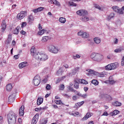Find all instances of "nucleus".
I'll list each match as a JSON object with an SVG mask.
<instances>
[{
  "mask_svg": "<svg viewBox=\"0 0 124 124\" xmlns=\"http://www.w3.org/2000/svg\"><path fill=\"white\" fill-rule=\"evenodd\" d=\"M78 81L79 83H80L81 84H83V85H88V81H86V80L84 79H79Z\"/></svg>",
  "mask_w": 124,
  "mask_h": 124,
  "instance_id": "obj_27",
  "label": "nucleus"
},
{
  "mask_svg": "<svg viewBox=\"0 0 124 124\" xmlns=\"http://www.w3.org/2000/svg\"><path fill=\"white\" fill-rule=\"evenodd\" d=\"M80 69H81V68H80V67H75V68L72 70V74L75 75L76 73H78V72L80 71Z\"/></svg>",
  "mask_w": 124,
  "mask_h": 124,
  "instance_id": "obj_16",
  "label": "nucleus"
},
{
  "mask_svg": "<svg viewBox=\"0 0 124 124\" xmlns=\"http://www.w3.org/2000/svg\"><path fill=\"white\" fill-rule=\"evenodd\" d=\"M109 84H110L111 85H113V84H115V83H116V81L112 80H110L109 81Z\"/></svg>",
  "mask_w": 124,
  "mask_h": 124,
  "instance_id": "obj_55",
  "label": "nucleus"
},
{
  "mask_svg": "<svg viewBox=\"0 0 124 124\" xmlns=\"http://www.w3.org/2000/svg\"><path fill=\"white\" fill-rule=\"evenodd\" d=\"M27 15H28L27 11H22L17 15L16 19H17V20H22V19H24Z\"/></svg>",
  "mask_w": 124,
  "mask_h": 124,
  "instance_id": "obj_6",
  "label": "nucleus"
},
{
  "mask_svg": "<svg viewBox=\"0 0 124 124\" xmlns=\"http://www.w3.org/2000/svg\"><path fill=\"white\" fill-rule=\"evenodd\" d=\"M79 79L78 78H76L74 79V82L75 83H79L78 82H79Z\"/></svg>",
  "mask_w": 124,
  "mask_h": 124,
  "instance_id": "obj_56",
  "label": "nucleus"
},
{
  "mask_svg": "<svg viewBox=\"0 0 124 124\" xmlns=\"http://www.w3.org/2000/svg\"><path fill=\"white\" fill-rule=\"evenodd\" d=\"M8 101H9V102H13V101H14V95H13V94L9 96Z\"/></svg>",
  "mask_w": 124,
  "mask_h": 124,
  "instance_id": "obj_32",
  "label": "nucleus"
},
{
  "mask_svg": "<svg viewBox=\"0 0 124 124\" xmlns=\"http://www.w3.org/2000/svg\"><path fill=\"white\" fill-rule=\"evenodd\" d=\"M70 5L73 6H77V4L76 3L73 2H69Z\"/></svg>",
  "mask_w": 124,
  "mask_h": 124,
  "instance_id": "obj_50",
  "label": "nucleus"
},
{
  "mask_svg": "<svg viewBox=\"0 0 124 124\" xmlns=\"http://www.w3.org/2000/svg\"><path fill=\"white\" fill-rule=\"evenodd\" d=\"M84 103H85V102L84 101L78 102L75 104V106H74V108H75V109H76V110H78V109H79V108H80V107H81L82 105L84 104Z\"/></svg>",
  "mask_w": 124,
  "mask_h": 124,
  "instance_id": "obj_11",
  "label": "nucleus"
},
{
  "mask_svg": "<svg viewBox=\"0 0 124 124\" xmlns=\"http://www.w3.org/2000/svg\"><path fill=\"white\" fill-rule=\"evenodd\" d=\"M38 54H39V52H36V49H35V47L32 46L31 49V54L34 58V59H36L37 56H38Z\"/></svg>",
  "mask_w": 124,
  "mask_h": 124,
  "instance_id": "obj_7",
  "label": "nucleus"
},
{
  "mask_svg": "<svg viewBox=\"0 0 124 124\" xmlns=\"http://www.w3.org/2000/svg\"><path fill=\"white\" fill-rule=\"evenodd\" d=\"M54 102H55V103L58 105H60V104H62V100H55Z\"/></svg>",
  "mask_w": 124,
  "mask_h": 124,
  "instance_id": "obj_40",
  "label": "nucleus"
},
{
  "mask_svg": "<svg viewBox=\"0 0 124 124\" xmlns=\"http://www.w3.org/2000/svg\"><path fill=\"white\" fill-rule=\"evenodd\" d=\"M119 113H120V111L117 109H115L112 112L110 113V114L111 116H116V115H118Z\"/></svg>",
  "mask_w": 124,
  "mask_h": 124,
  "instance_id": "obj_29",
  "label": "nucleus"
},
{
  "mask_svg": "<svg viewBox=\"0 0 124 124\" xmlns=\"http://www.w3.org/2000/svg\"><path fill=\"white\" fill-rule=\"evenodd\" d=\"M19 28L17 27L16 29H14L13 31V33L14 34H18L19 33Z\"/></svg>",
  "mask_w": 124,
  "mask_h": 124,
  "instance_id": "obj_31",
  "label": "nucleus"
},
{
  "mask_svg": "<svg viewBox=\"0 0 124 124\" xmlns=\"http://www.w3.org/2000/svg\"><path fill=\"white\" fill-rule=\"evenodd\" d=\"M36 60L38 61H41V62H45L48 60V55L43 52H39L38 55H37Z\"/></svg>",
  "mask_w": 124,
  "mask_h": 124,
  "instance_id": "obj_3",
  "label": "nucleus"
},
{
  "mask_svg": "<svg viewBox=\"0 0 124 124\" xmlns=\"http://www.w3.org/2000/svg\"><path fill=\"white\" fill-rule=\"evenodd\" d=\"M71 116H74L75 117H76V116H79V112L76 111V112L74 113H71L70 114Z\"/></svg>",
  "mask_w": 124,
  "mask_h": 124,
  "instance_id": "obj_42",
  "label": "nucleus"
},
{
  "mask_svg": "<svg viewBox=\"0 0 124 124\" xmlns=\"http://www.w3.org/2000/svg\"><path fill=\"white\" fill-rule=\"evenodd\" d=\"M47 49L50 53H53V54H57L59 52V49L56 47V46H53V45H49L47 46Z\"/></svg>",
  "mask_w": 124,
  "mask_h": 124,
  "instance_id": "obj_5",
  "label": "nucleus"
},
{
  "mask_svg": "<svg viewBox=\"0 0 124 124\" xmlns=\"http://www.w3.org/2000/svg\"><path fill=\"white\" fill-rule=\"evenodd\" d=\"M81 58V56L78 54H76V55L73 56V58L74 60H77V59H80Z\"/></svg>",
  "mask_w": 124,
  "mask_h": 124,
  "instance_id": "obj_43",
  "label": "nucleus"
},
{
  "mask_svg": "<svg viewBox=\"0 0 124 124\" xmlns=\"http://www.w3.org/2000/svg\"><path fill=\"white\" fill-rule=\"evenodd\" d=\"M1 31L2 32H4V31L6 29V23H5V21L3 20L2 22L1 25Z\"/></svg>",
  "mask_w": 124,
  "mask_h": 124,
  "instance_id": "obj_19",
  "label": "nucleus"
},
{
  "mask_svg": "<svg viewBox=\"0 0 124 124\" xmlns=\"http://www.w3.org/2000/svg\"><path fill=\"white\" fill-rule=\"evenodd\" d=\"M34 86H38L40 84V77L38 75L36 76L33 79Z\"/></svg>",
  "mask_w": 124,
  "mask_h": 124,
  "instance_id": "obj_9",
  "label": "nucleus"
},
{
  "mask_svg": "<svg viewBox=\"0 0 124 124\" xmlns=\"http://www.w3.org/2000/svg\"><path fill=\"white\" fill-rule=\"evenodd\" d=\"M112 9L113 10V11L117 12L118 11L119 7L117 6H113L112 7Z\"/></svg>",
  "mask_w": 124,
  "mask_h": 124,
  "instance_id": "obj_38",
  "label": "nucleus"
},
{
  "mask_svg": "<svg viewBox=\"0 0 124 124\" xmlns=\"http://www.w3.org/2000/svg\"><path fill=\"white\" fill-rule=\"evenodd\" d=\"M93 5L95 8H97V9H98L99 10H101V7L99 6V5L97 4H94Z\"/></svg>",
  "mask_w": 124,
  "mask_h": 124,
  "instance_id": "obj_41",
  "label": "nucleus"
},
{
  "mask_svg": "<svg viewBox=\"0 0 124 124\" xmlns=\"http://www.w3.org/2000/svg\"><path fill=\"white\" fill-rule=\"evenodd\" d=\"M77 14L79 16H82V17H85L88 15V12L85 10H79L77 11Z\"/></svg>",
  "mask_w": 124,
  "mask_h": 124,
  "instance_id": "obj_8",
  "label": "nucleus"
},
{
  "mask_svg": "<svg viewBox=\"0 0 124 124\" xmlns=\"http://www.w3.org/2000/svg\"><path fill=\"white\" fill-rule=\"evenodd\" d=\"M32 11H33V12L34 13H37L38 12H38V10L37 8L36 9L33 10Z\"/></svg>",
  "mask_w": 124,
  "mask_h": 124,
  "instance_id": "obj_64",
  "label": "nucleus"
},
{
  "mask_svg": "<svg viewBox=\"0 0 124 124\" xmlns=\"http://www.w3.org/2000/svg\"><path fill=\"white\" fill-rule=\"evenodd\" d=\"M93 115V113H91V112L87 113L86 115L82 119V121H86L88 120V119H89V118H91Z\"/></svg>",
  "mask_w": 124,
  "mask_h": 124,
  "instance_id": "obj_14",
  "label": "nucleus"
},
{
  "mask_svg": "<svg viewBox=\"0 0 124 124\" xmlns=\"http://www.w3.org/2000/svg\"><path fill=\"white\" fill-rule=\"evenodd\" d=\"M81 19L83 22H88V21L89 20V17L86 16L82 17Z\"/></svg>",
  "mask_w": 124,
  "mask_h": 124,
  "instance_id": "obj_37",
  "label": "nucleus"
},
{
  "mask_svg": "<svg viewBox=\"0 0 124 124\" xmlns=\"http://www.w3.org/2000/svg\"><path fill=\"white\" fill-rule=\"evenodd\" d=\"M123 50H124V49H121V48H117V49H116L115 50H114V52L115 53H121V52H122V51H123Z\"/></svg>",
  "mask_w": 124,
  "mask_h": 124,
  "instance_id": "obj_45",
  "label": "nucleus"
},
{
  "mask_svg": "<svg viewBox=\"0 0 124 124\" xmlns=\"http://www.w3.org/2000/svg\"><path fill=\"white\" fill-rule=\"evenodd\" d=\"M63 70L62 67L59 68V70L57 72V74L58 76L62 75V71Z\"/></svg>",
  "mask_w": 124,
  "mask_h": 124,
  "instance_id": "obj_30",
  "label": "nucleus"
},
{
  "mask_svg": "<svg viewBox=\"0 0 124 124\" xmlns=\"http://www.w3.org/2000/svg\"><path fill=\"white\" fill-rule=\"evenodd\" d=\"M47 122H48V120H47V119H44L43 120V123H42L41 124H47Z\"/></svg>",
  "mask_w": 124,
  "mask_h": 124,
  "instance_id": "obj_54",
  "label": "nucleus"
},
{
  "mask_svg": "<svg viewBox=\"0 0 124 124\" xmlns=\"http://www.w3.org/2000/svg\"><path fill=\"white\" fill-rule=\"evenodd\" d=\"M37 9H38V12H40L42 11L43 10H44V7H38V8H37Z\"/></svg>",
  "mask_w": 124,
  "mask_h": 124,
  "instance_id": "obj_49",
  "label": "nucleus"
},
{
  "mask_svg": "<svg viewBox=\"0 0 124 124\" xmlns=\"http://www.w3.org/2000/svg\"><path fill=\"white\" fill-rule=\"evenodd\" d=\"M75 89L78 90L79 89V83H75L74 85Z\"/></svg>",
  "mask_w": 124,
  "mask_h": 124,
  "instance_id": "obj_48",
  "label": "nucleus"
},
{
  "mask_svg": "<svg viewBox=\"0 0 124 124\" xmlns=\"http://www.w3.org/2000/svg\"><path fill=\"white\" fill-rule=\"evenodd\" d=\"M64 90V85L61 84L59 86V91H63Z\"/></svg>",
  "mask_w": 124,
  "mask_h": 124,
  "instance_id": "obj_44",
  "label": "nucleus"
},
{
  "mask_svg": "<svg viewBox=\"0 0 124 124\" xmlns=\"http://www.w3.org/2000/svg\"><path fill=\"white\" fill-rule=\"evenodd\" d=\"M25 110V106H22L19 108V116H24V111Z\"/></svg>",
  "mask_w": 124,
  "mask_h": 124,
  "instance_id": "obj_17",
  "label": "nucleus"
},
{
  "mask_svg": "<svg viewBox=\"0 0 124 124\" xmlns=\"http://www.w3.org/2000/svg\"><path fill=\"white\" fill-rule=\"evenodd\" d=\"M90 58L95 62H99L103 60V55L98 53H93L91 55Z\"/></svg>",
  "mask_w": 124,
  "mask_h": 124,
  "instance_id": "obj_2",
  "label": "nucleus"
},
{
  "mask_svg": "<svg viewBox=\"0 0 124 124\" xmlns=\"http://www.w3.org/2000/svg\"><path fill=\"white\" fill-rule=\"evenodd\" d=\"M83 33H84V32H82V31H80L78 32V35H79L80 36H82Z\"/></svg>",
  "mask_w": 124,
  "mask_h": 124,
  "instance_id": "obj_51",
  "label": "nucleus"
},
{
  "mask_svg": "<svg viewBox=\"0 0 124 124\" xmlns=\"http://www.w3.org/2000/svg\"><path fill=\"white\" fill-rule=\"evenodd\" d=\"M81 37L82 38H88V37H89V34L86 32H83V33L82 34V36H81Z\"/></svg>",
  "mask_w": 124,
  "mask_h": 124,
  "instance_id": "obj_35",
  "label": "nucleus"
},
{
  "mask_svg": "<svg viewBox=\"0 0 124 124\" xmlns=\"http://www.w3.org/2000/svg\"><path fill=\"white\" fill-rule=\"evenodd\" d=\"M35 111L36 112H38V111H41V108H35Z\"/></svg>",
  "mask_w": 124,
  "mask_h": 124,
  "instance_id": "obj_58",
  "label": "nucleus"
},
{
  "mask_svg": "<svg viewBox=\"0 0 124 124\" xmlns=\"http://www.w3.org/2000/svg\"><path fill=\"white\" fill-rule=\"evenodd\" d=\"M99 82L98 81H97V80L96 79H93L92 81V84H93V85H94V86H97V85H98L99 84Z\"/></svg>",
  "mask_w": 124,
  "mask_h": 124,
  "instance_id": "obj_36",
  "label": "nucleus"
},
{
  "mask_svg": "<svg viewBox=\"0 0 124 124\" xmlns=\"http://www.w3.org/2000/svg\"><path fill=\"white\" fill-rule=\"evenodd\" d=\"M26 66H29V63L27 62H21L18 65V67L20 69L24 68Z\"/></svg>",
  "mask_w": 124,
  "mask_h": 124,
  "instance_id": "obj_13",
  "label": "nucleus"
},
{
  "mask_svg": "<svg viewBox=\"0 0 124 124\" xmlns=\"http://www.w3.org/2000/svg\"><path fill=\"white\" fill-rule=\"evenodd\" d=\"M118 11L117 12L119 14H124V6H123L121 9L118 8Z\"/></svg>",
  "mask_w": 124,
  "mask_h": 124,
  "instance_id": "obj_33",
  "label": "nucleus"
},
{
  "mask_svg": "<svg viewBox=\"0 0 124 124\" xmlns=\"http://www.w3.org/2000/svg\"><path fill=\"white\" fill-rule=\"evenodd\" d=\"M54 4H55V5H57V6H58V7H61V3H60V2H59V1L56 0V1L54 2Z\"/></svg>",
  "mask_w": 124,
  "mask_h": 124,
  "instance_id": "obj_46",
  "label": "nucleus"
},
{
  "mask_svg": "<svg viewBox=\"0 0 124 124\" xmlns=\"http://www.w3.org/2000/svg\"><path fill=\"white\" fill-rule=\"evenodd\" d=\"M119 66V63L115 62L114 63H112L109 64L105 66L106 70H113L114 69H116V68H118Z\"/></svg>",
  "mask_w": 124,
  "mask_h": 124,
  "instance_id": "obj_4",
  "label": "nucleus"
},
{
  "mask_svg": "<svg viewBox=\"0 0 124 124\" xmlns=\"http://www.w3.org/2000/svg\"><path fill=\"white\" fill-rule=\"evenodd\" d=\"M74 93H76V94H77V95H78V96H81V93L79 92H78L77 91L74 90Z\"/></svg>",
  "mask_w": 124,
  "mask_h": 124,
  "instance_id": "obj_52",
  "label": "nucleus"
},
{
  "mask_svg": "<svg viewBox=\"0 0 124 124\" xmlns=\"http://www.w3.org/2000/svg\"><path fill=\"white\" fill-rule=\"evenodd\" d=\"M43 103V98L39 97L37 100V105H40Z\"/></svg>",
  "mask_w": 124,
  "mask_h": 124,
  "instance_id": "obj_22",
  "label": "nucleus"
},
{
  "mask_svg": "<svg viewBox=\"0 0 124 124\" xmlns=\"http://www.w3.org/2000/svg\"><path fill=\"white\" fill-rule=\"evenodd\" d=\"M6 89L8 92H10L12 90V84L11 83H9L6 86Z\"/></svg>",
  "mask_w": 124,
  "mask_h": 124,
  "instance_id": "obj_25",
  "label": "nucleus"
},
{
  "mask_svg": "<svg viewBox=\"0 0 124 124\" xmlns=\"http://www.w3.org/2000/svg\"><path fill=\"white\" fill-rule=\"evenodd\" d=\"M49 40V36H45L42 37V42H47Z\"/></svg>",
  "mask_w": 124,
  "mask_h": 124,
  "instance_id": "obj_28",
  "label": "nucleus"
},
{
  "mask_svg": "<svg viewBox=\"0 0 124 124\" xmlns=\"http://www.w3.org/2000/svg\"><path fill=\"white\" fill-rule=\"evenodd\" d=\"M46 90L49 91V90H51V89H52V87L50 84H47L46 85Z\"/></svg>",
  "mask_w": 124,
  "mask_h": 124,
  "instance_id": "obj_47",
  "label": "nucleus"
},
{
  "mask_svg": "<svg viewBox=\"0 0 124 124\" xmlns=\"http://www.w3.org/2000/svg\"><path fill=\"white\" fill-rule=\"evenodd\" d=\"M59 21L62 24H64L65 23V22H66V18L63 17H61L59 19Z\"/></svg>",
  "mask_w": 124,
  "mask_h": 124,
  "instance_id": "obj_23",
  "label": "nucleus"
},
{
  "mask_svg": "<svg viewBox=\"0 0 124 124\" xmlns=\"http://www.w3.org/2000/svg\"><path fill=\"white\" fill-rule=\"evenodd\" d=\"M55 1H56V0H49L48 1L49 2H50L51 4H55Z\"/></svg>",
  "mask_w": 124,
  "mask_h": 124,
  "instance_id": "obj_57",
  "label": "nucleus"
},
{
  "mask_svg": "<svg viewBox=\"0 0 124 124\" xmlns=\"http://www.w3.org/2000/svg\"><path fill=\"white\" fill-rule=\"evenodd\" d=\"M82 97H83V98H86V97H87L88 96V95L87 94H83V95H82V94H81V96Z\"/></svg>",
  "mask_w": 124,
  "mask_h": 124,
  "instance_id": "obj_61",
  "label": "nucleus"
},
{
  "mask_svg": "<svg viewBox=\"0 0 124 124\" xmlns=\"http://www.w3.org/2000/svg\"><path fill=\"white\" fill-rule=\"evenodd\" d=\"M69 90L70 91V92H74V89L71 87H69Z\"/></svg>",
  "mask_w": 124,
  "mask_h": 124,
  "instance_id": "obj_62",
  "label": "nucleus"
},
{
  "mask_svg": "<svg viewBox=\"0 0 124 124\" xmlns=\"http://www.w3.org/2000/svg\"><path fill=\"white\" fill-rule=\"evenodd\" d=\"M100 97H101V98H105V99L108 100V101H110V100H112V97L107 94H102L100 95Z\"/></svg>",
  "mask_w": 124,
  "mask_h": 124,
  "instance_id": "obj_12",
  "label": "nucleus"
},
{
  "mask_svg": "<svg viewBox=\"0 0 124 124\" xmlns=\"http://www.w3.org/2000/svg\"><path fill=\"white\" fill-rule=\"evenodd\" d=\"M94 42L96 43V44H99L100 42H101V40L99 37H95L94 38Z\"/></svg>",
  "mask_w": 124,
  "mask_h": 124,
  "instance_id": "obj_26",
  "label": "nucleus"
},
{
  "mask_svg": "<svg viewBox=\"0 0 124 124\" xmlns=\"http://www.w3.org/2000/svg\"><path fill=\"white\" fill-rule=\"evenodd\" d=\"M86 71H88V72L90 73V74H94V75L96 74V72H95V71L93 70H92L91 69H87Z\"/></svg>",
  "mask_w": 124,
  "mask_h": 124,
  "instance_id": "obj_34",
  "label": "nucleus"
},
{
  "mask_svg": "<svg viewBox=\"0 0 124 124\" xmlns=\"http://www.w3.org/2000/svg\"><path fill=\"white\" fill-rule=\"evenodd\" d=\"M27 26V22H22L21 25V28H24V27H26Z\"/></svg>",
  "mask_w": 124,
  "mask_h": 124,
  "instance_id": "obj_53",
  "label": "nucleus"
},
{
  "mask_svg": "<svg viewBox=\"0 0 124 124\" xmlns=\"http://www.w3.org/2000/svg\"><path fill=\"white\" fill-rule=\"evenodd\" d=\"M12 40V35L10 34L8 35V39L6 41L7 44H10Z\"/></svg>",
  "mask_w": 124,
  "mask_h": 124,
  "instance_id": "obj_24",
  "label": "nucleus"
},
{
  "mask_svg": "<svg viewBox=\"0 0 124 124\" xmlns=\"http://www.w3.org/2000/svg\"><path fill=\"white\" fill-rule=\"evenodd\" d=\"M19 57H20V55L18 54V55H15L14 56V58H15V59L16 60H17V59H19Z\"/></svg>",
  "mask_w": 124,
  "mask_h": 124,
  "instance_id": "obj_59",
  "label": "nucleus"
},
{
  "mask_svg": "<svg viewBox=\"0 0 124 124\" xmlns=\"http://www.w3.org/2000/svg\"><path fill=\"white\" fill-rule=\"evenodd\" d=\"M7 119L9 124H15L17 120V115L13 112H10L8 114Z\"/></svg>",
  "mask_w": 124,
  "mask_h": 124,
  "instance_id": "obj_1",
  "label": "nucleus"
},
{
  "mask_svg": "<svg viewBox=\"0 0 124 124\" xmlns=\"http://www.w3.org/2000/svg\"><path fill=\"white\" fill-rule=\"evenodd\" d=\"M72 99L74 100V101H75L76 100H77V96L75 95L72 97Z\"/></svg>",
  "mask_w": 124,
  "mask_h": 124,
  "instance_id": "obj_60",
  "label": "nucleus"
},
{
  "mask_svg": "<svg viewBox=\"0 0 124 124\" xmlns=\"http://www.w3.org/2000/svg\"><path fill=\"white\" fill-rule=\"evenodd\" d=\"M112 105L115 107L122 106V103L117 101H115L114 102L112 103Z\"/></svg>",
  "mask_w": 124,
  "mask_h": 124,
  "instance_id": "obj_20",
  "label": "nucleus"
},
{
  "mask_svg": "<svg viewBox=\"0 0 124 124\" xmlns=\"http://www.w3.org/2000/svg\"><path fill=\"white\" fill-rule=\"evenodd\" d=\"M114 13H111L110 15L108 16V21H110V20H111V19H112V18L114 17Z\"/></svg>",
  "mask_w": 124,
  "mask_h": 124,
  "instance_id": "obj_39",
  "label": "nucleus"
},
{
  "mask_svg": "<svg viewBox=\"0 0 124 124\" xmlns=\"http://www.w3.org/2000/svg\"><path fill=\"white\" fill-rule=\"evenodd\" d=\"M39 119V113L36 114L33 117L31 124H36Z\"/></svg>",
  "mask_w": 124,
  "mask_h": 124,
  "instance_id": "obj_10",
  "label": "nucleus"
},
{
  "mask_svg": "<svg viewBox=\"0 0 124 124\" xmlns=\"http://www.w3.org/2000/svg\"><path fill=\"white\" fill-rule=\"evenodd\" d=\"M20 33L22 34V35H25L26 34V31H24V30H22L20 31Z\"/></svg>",
  "mask_w": 124,
  "mask_h": 124,
  "instance_id": "obj_63",
  "label": "nucleus"
},
{
  "mask_svg": "<svg viewBox=\"0 0 124 124\" xmlns=\"http://www.w3.org/2000/svg\"><path fill=\"white\" fill-rule=\"evenodd\" d=\"M45 32H47V30L43 29L38 31L37 34H38V35H43V34H44Z\"/></svg>",
  "mask_w": 124,
  "mask_h": 124,
  "instance_id": "obj_21",
  "label": "nucleus"
},
{
  "mask_svg": "<svg viewBox=\"0 0 124 124\" xmlns=\"http://www.w3.org/2000/svg\"><path fill=\"white\" fill-rule=\"evenodd\" d=\"M107 73L105 71H103L101 73H96V75H97L98 77L103 78L105 77V75H107Z\"/></svg>",
  "mask_w": 124,
  "mask_h": 124,
  "instance_id": "obj_18",
  "label": "nucleus"
},
{
  "mask_svg": "<svg viewBox=\"0 0 124 124\" xmlns=\"http://www.w3.org/2000/svg\"><path fill=\"white\" fill-rule=\"evenodd\" d=\"M33 21H34V18L32 15H31L28 16V22L29 25H31Z\"/></svg>",
  "mask_w": 124,
  "mask_h": 124,
  "instance_id": "obj_15",
  "label": "nucleus"
}]
</instances>
